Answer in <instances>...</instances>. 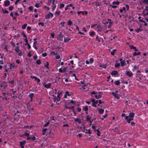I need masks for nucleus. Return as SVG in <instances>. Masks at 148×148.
<instances>
[{
    "mask_svg": "<svg viewBox=\"0 0 148 148\" xmlns=\"http://www.w3.org/2000/svg\"><path fill=\"white\" fill-rule=\"evenodd\" d=\"M60 99V98H58L56 97L55 96L54 97V101L56 102V101H59Z\"/></svg>",
    "mask_w": 148,
    "mask_h": 148,
    "instance_id": "obj_10",
    "label": "nucleus"
},
{
    "mask_svg": "<svg viewBox=\"0 0 148 148\" xmlns=\"http://www.w3.org/2000/svg\"><path fill=\"white\" fill-rule=\"evenodd\" d=\"M130 47L131 48V49H134L135 51H138V50L137 49H136V47H134L133 46H130Z\"/></svg>",
    "mask_w": 148,
    "mask_h": 148,
    "instance_id": "obj_16",
    "label": "nucleus"
},
{
    "mask_svg": "<svg viewBox=\"0 0 148 148\" xmlns=\"http://www.w3.org/2000/svg\"><path fill=\"white\" fill-rule=\"evenodd\" d=\"M39 3H36L35 5V6L36 8H39Z\"/></svg>",
    "mask_w": 148,
    "mask_h": 148,
    "instance_id": "obj_53",
    "label": "nucleus"
},
{
    "mask_svg": "<svg viewBox=\"0 0 148 148\" xmlns=\"http://www.w3.org/2000/svg\"><path fill=\"white\" fill-rule=\"evenodd\" d=\"M36 62L37 64H41V61L40 60H38L36 61Z\"/></svg>",
    "mask_w": 148,
    "mask_h": 148,
    "instance_id": "obj_29",
    "label": "nucleus"
},
{
    "mask_svg": "<svg viewBox=\"0 0 148 148\" xmlns=\"http://www.w3.org/2000/svg\"><path fill=\"white\" fill-rule=\"evenodd\" d=\"M92 128L93 129H94V130H95V131H96L97 130H96V127H95V126H93V125H92Z\"/></svg>",
    "mask_w": 148,
    "mask_h": 148,
    "instance_id": "obj_59",
    "label": "nucleus"
},
{
    "mask_svg": "<svg viewBox=\"0 0 148 148\" xmlns=\"http://www.w3.org/2000/svg\"><path fill=\"white\" fill-rule=\"evenodd\" d=\"M52 10L53 11L55 9V8L56 7V5L54 4V5L52 6Z\"/></svg>",
    "mask_w": 148,
    "mask_h": 148,
    "instance_id": "obj_40",
    "label": "nucleus"
},
{
    "mask_svg": "<svg viewBox=\"0 0 148 148\" xmlns=\"http://www.w3.org/2000/svg\"><path fill=\"white\" fill-rule=\"evenodd\" d=\"M96 39L97 40V41H98L99 42H100V40H99L98 38V36H97L96 37Z\"/></svg>",
    "mask_w": 148,
    "mask_h": 148,
    "instance_id": "obj_62",
    "label": "nucleus"
},
{
    "mask_svg": "<svg viewBox=\"0 0 148 148\" xmlns=\"http://www.w3.org/2000/svg\"><path fill=\"white\" fill-rule=\"evenodd\" d=\"M84 132L86 134H91L90 130H88L87 129H86Z\"/></svg>",
    "mask_w": 148,
    "mask_h": 148,
    "instance_id": "obj_22",
    "label": "nucleus"
},
{
    "mask_svg": "<svg viewBox=\"0 0 148 148\" xmlns=\"http://www.w3.org/2000/svg\"><path fill=\"white\" fill-rule=\"evenodd\" d=\"M95 34V33L94 32H90V34L91 36H92L93 35H94Z\"/></svg>",
    "mask_w": 148,
    "mask_h": 148,
    "instance_id": "obj_48",
    "label": "nucleus"
},
{
    "mask_svg": "<svg viewBox=\"0 0 148 148\" xmlns=\"http://www.w3.org/2000/svg\"><path fill=\"white\" fill-rule=\"evenodd\" d=\"M83 110L85 111H87L88 110V107L87 106H84L83 108Z\"/></svg>",
    "mask_w": 148,
    "mask_h": 148,
    "instance_id": "obj_25",
    "label": "nucleus"
},
{
    "mask_svg": "<svg viewBox=\"0 0 148 148\" xmlns=\"http://www.w3.org/2000/svg\"><path fill=\"white\" fill-rule=\"evenodd\" d=\"M26 141L25 140H24L23 141L21 142L20 143V145L21 146H24L26 143Z\"/></svg>",
    "mask_w": 148,
    "mask_h": 148,
    "instance_id": "obj_12",
    "label": "nucleus"
},
{
    "mask_svg": "<svg viewBox=\"0 0 148 148\" xmlns=\"http://www.w3.org/2000/svg\"><path fill=\"white\" fill-rule=\"evenodd\" d=\"M63 36L61 32H60L59 34L58 35V38H59L60 40L61 38H62Z\"/></svg>",
    "mask_w": 148,
    "mask_h": 148,
    "instance_id": "obj_15",
    "label": "nucleus"
},
{
    "mask_svg": "<svg viewBox=\"0 0 148 148\" xmlns=\"http://www.w3.org/2000/svg\"><path fill=\"white\" fill-rule=\"evenodd\" d=\"M25 45H28L29 43H28V40L27 38H25Z\"/></svg>",
    "mask_w": 148,
    "mask_h": 148,
    "instance_id": "obj_33",
    "label": "nucleus"
},
{
    "mask_svg": "<svg viewBox=\"0 0 148 148\" xmlns=\"http://www.w3.org/2000/svg\"><path fill=\"white\" fill-rule=\"evenodd\" d=\"M53 16V14L51 12H49L46 16L45 18L47 19H49L51 17H52Z\"/></svg>",
    "mask_w": 148,
    "mask_h": 148,
    "instance_id": "obj_2",
    "label": "nucleus"
},
{
    "mask_svg": "<svg viewBox=\"0 0 148 148\" xmlns=\"http://www.w3.org/2000/svg\"><path fill=\"white\" fill-rule=\"evenodd\" d=\"M134 116V113L133 112H131L129 114V118H132L133 119V118Z\"/></svg>",
    "mask_w": 148,
    "mask_h": 148,
    "instance_id": "obj_7",
    "label": "nucleus"
},
{
    "mask_svg": "<svg viewBox=\"0 0 148 148\" xmlns=\"http://www.w3.org/2000/svg\"><path fill=\"white\" fill-rule=\"evenodd\" d=\"M145 11L144 10L143 11V14L145 15V16H146V15H148V12H146V13H145Z\"/></svg>",
    "mask_w": 148,
    "mask_h": 148,
    "instance_id": "obj_35",
    "label": "nucleus"
},
{
    "mask_svg": "<svg viewBox=\"0 0 148 148\" xmlns=\"http://www.w3.org/2000/svg\"><path fill=\"white\" fill-rule=\"evenodd\" d=\"M125 73L126 75L129 77H131L132 75V73L130 72L129 71H126Z\"/></svg>",
    "mask_w": 148,
    "mask_h": 148,
    "instance_id": "obj_8",
    "label": "nucleus"
},
{
    "mask_svg": "<svg viewBox=\"0 0 148 148\" xmlns=\"http://www.w3.org/2000/svg\"><path fill=\"white\" fill-rule=\"evenodd\" d=\"M96 131H97V135L98 136H100L99 134H100V132L99 131V130L98 129H97Z\"/></svg>",
    "mask_w": 148,
    "mask_h": 148,
    "instance_id": "obj_41",
    "label": "nucleus"
},
{
    "mask_svg": "<svg viewBox=\"0 0 148 148\" xmlns=\"http://www.w3.org/2000/svg\"><path fill=\"white\" fill-rule=\"evenodd\" d=\"M50 54L52 55H55L57 54V53H55L54 51H52L50 53Z\"/></svg>",
    "mask_w": 148,
    "mask_h": 148,
    "instance_id": "obj_63",
    "label": "nucleus"
},
{
    "mask_svg": "<svg viewBox=\"0 0 148 148\" xmlns=\"http://www.w3.org/2000/svg\"><path fill=\"white\" fill-rule=\"evenodd\" d=\"M28 8H29V9L30 10H33L32 6H30Z\"/></svg>",
    "mask_w": 148,
    "mask_h": 148,
    "instance_id": "obj_60",
    "label": "nucleus"
},
{
    "mask_svg": "<svg viewBox=\"0 0 148 148\" xmlns=\"http://www.w3.org/2000/svg\"><path fill=\"white\" fill-rule=\"evenodd\" d=\"M140 54V52H134L133 53V55L134 56H136L137 55H139Z\"/></svg>",
    "mask_w": 148,
    "mask_h": 148,
    "instance_id": "obj_14",
    "label": "nucleus"
},
{
    "mask_svg": "<svg viewBox=\"0 0 148 148\" xmlns=\"http://www.w3.org/2000/svg\"><path fill=\"white\" fill-rule=\"evenodd\" d=\"M144 3H146L147 4H148V0H143Z\"/></svg>",
    "mask_w": 148,
    "mask_h": 148,
    "instance_id": "obj_56",
    "label": "nucleus"
},
{
    "mask_svg": "<svg viewBox=\"0 0 148 148\" xmlns=\"http://www.w3.org/2000/svg\"><path fill=\"white\" fill-rule=\"evenodd\" d=\"M93 61V59L92 58H90V60H89V62L90 63H92Z\"/></svg>",
    "mask_w": 148,
    "mask_h": 148,
    "instance_id": "obj_52",
    "label": "nucleus"
},
{
    "mask_svg": "<svg viewBox=\"0 0 148 148\" xmlns=\"http://www.w3.org/2000/svg\"><path fill=\"white\" fill-rule=\"evenodd\" d=\"M107 23H109V25H108V28H110L111 27V25H112V23L110 21L109 22H107Z\"/></svg>",
    "mask_w": 148,
    "mask_h": 148,
    "instance_id": "obj_13",
    "label": "nucleus"
},
{
    "mask_svg": "<svg viewBox=\"0 0 148 148\" xmlns=\"http://www.w3.org/2000/svg\"><path fill=\"white\" fill-rule=\"evenodd\" d=\"M13 7L12 6H10L9 7V10L10 11H12L13 10Z\"/></svg>",
    "mask_w": 148,
    "mask_h": 148,
    "instance_id": "obj_39",
    "label": "nucleus"
},
{
    "mask_svg": "<svg viewBox=\"0 0 148 148\" xmlns=\"http://www.w3.org/2000/svg\"><path fill=\"white\" fill-rule=\"evenodd\" d=\"M45 132H46L44 130L42 129V134L43 135H45Z\"/></svg>",
    "mask_w": 148,
    "mask_h": 148,
    "instance_id": "obj_58",
    "label": "nucleus"
},
{
    "mask_svg": "<svg viewBox=\"0 0 148 148\" xmlns=\"http://www.w3.org/2000/svg\"><path fill=\"white\" fill-rule=\"evenodd\" d=\"M130 124L132 126H135V123L133 121H132L130 122Z\"/></svg>",
    "mask_w": 148,
    "mask_h": 148,
    "instance_id": "obj_45",
    "label": "nucleus"
},
{
    "mask_svg": "<svg viewBox=\"0 0 148 148\" xmlns=\"http://www.w3.org/2000/svg\"><path fill=\"white\" fill-rule=\"evenodd\" d=\"M33 95H34V93H30L29 95V97L30 98H33Z\"/></svg>",
    "mask_w": 148,
    "mask_h": 148,
    "instance_id": "obj_38",
    "label": "nucleus"
},
{
    "mask_svg": "<svg viewBox=\"0 0 148 148\" xmlns=\"http://www.w3.org/2000/svg\"><path fill=\"white\" fill-rule=\"evenodd\" d=\"M125 7H123V9H121L120 10V11L121 12H122L123 10H125Z\"/></svg>",
    "mask_w": 148,
    "mask_h": 148,
    "instance_id": "obj_46",
    "label": "nucleus"
},
{
    "mask_svg": "<svg viewBox=\"0 0 148 148\" xmlns=\"http://www.w3.org/2000/svg\"><path fill=\"white\" fill-rule=\"evenodd\" d=\"M120 83V82L118 80L114 82V84L116 85H119Z\"/></svg>",
    "mask_w": 148,
    "mask_h": 148,
    "instance_id": "obj_21",
    "label": "nucleus"
},
{
    "mask_svg": "<svg viewBox=\"0 0 148 148\" xmlns=\"http://www.w3.org/2000/svg\"><path fill=\"white\" fill-rule=\"evenodd\" d=\"M10 4V2L9 0H7L5 1V5L6 6L9 5Z\"/></svg>",
    "mask_w": 148,
    "mask_h": 148,
    "instance_id": "obj_9",
    "label": "nucleus"
},
{
    "mask_svg": "<svg viewBox=\"0 0 148 148\" xmlns=\"http://www.w3.org/2000/svg\"><path fill=\"white\" fill-rule=\"evenodd\" d=\"M27 24H24V25H22V28L23 29H25L26 28V26H27Z\"/></svg>",
    "mask_w": 148,
    "mask_h": 148,
    "instance_id": "obj_34",
    "label": "nucleus"
},
{
    "mask_svg": "<svg viewBox=\"0 0 148 148\" xmlns=\"http://www.w3.org/2000/svg\"><path fill=\"white\" fill-rule=\"evenodd\" d=\"M140 22H142L143 23H144V25L145 26H147V23H146L144 20H140Z\"/></svg>",
    "mask_w": 148,
    "mask_h": 148,
    "instance_id": "obj_23",
    "label": "nucleus"
},
{
    "mask_svg": "<svg viewBox=\"0 0 148 148\" xmlns=\"http://www.w3.org/2000/svg\"><path fill=\"white\" fill-rule=\"evenodd\" d=\"M125 119L127 121V122L129 123H130L131 122H130V121H133V119H132V118H129V116H125Z\"/></svg>",
    "mask_w": 148,
    "mask_h": 148,
    "instance_id": "obj_4",
    "label": "nucleus"
},
{
    "mask_svg": "<svg viewBox=\"0 0 148 148\" xmlns=\"http://www.w3.org/2000/svg\"><path fill=\"white\" fill-rule=\"evenodd\" d=\"M49 63L48 62H47L46 64L45 65V66L47 68L49 69Z\"/></svg>",
    "mask_w": 148,
    "mask_h": 148,
    "instance_id": "obj_36",
    "label": "nucleus"
},
{
    "mask_svg": "<svg viewBox=\"0 0 148 148\" xmlns=\"http://www.w3.org/2000/svg\"><path fill=\"white\" fill-rule=\"evenodd\" d=\"M112 4H114V5L116 4L117 5H119V2L118 1H117L116 2L114 1L112 2Z\"/></svg>",
    "mask_w": 148,
    "mask_h": 148,
    "instance_id": "obj_43",
    "label": "nucleus"
},
{
    "mask_svg": "<svg viewBox=\"0 0 148 148\" xmlns=\"http://www.w3.org/2000/svg\"><path fill=\"white\" fill-rule=\"evenodd\" d=\"M120 66V64L119 63H116L115 65V67L116 68H117Z\"/></svg>",
    "mask_w": 148,
    "mask_h": 148,
    "instance_id": "obj_31",
    "label": "nucleus"
},
{
    "mask_svg": "<svg viewBox=\"0 0 148 148\" xmlns=\"http://www.w3.org/2000/svg\"><path fill=\"white\" fill-rule=\"evenodd\" d=\"M70 39L68 38H64V42H68L69 40H70Z\"/></svg>",
    "mask_w": 148,
    "mask_h": 148,
    "instance_id": "obj_24",
    "label": "nucleus"
},
{
    "mask_svg": "<svg viewBox=\"0 0 148 148\" xmlns=\"http://www.w3.org/2000/svg\"><path fill=\"white\" fill-rule=\"evenodd\" d=\"M60 11H56V12L55 13V14H57V15H59L60 14Z\"/></svg>",
    "mask_w": 148,
    "mask_h": 148,
    "instance_id": "obj_49",
    "label": "nucleus"
},
{
    "mask_svg": "<svg viewBox=\"0 0 148 148\" xmlns=\"http://www.w3.org/2000/svg\"><path fill=\"white\" fill-rule=\"evenodd\" d=\"M136 75L137 77H138L140 79H141V77H142V76L140 74H137Z\"/></svg>",
    "mask_w": 148,
    "mask_h": 148,
    "instance_id": "obj_19",
    "label": "nucleus"
},
{
    "mask_svg": "<svg viewBox=\"0 0 148 148\" xmlns=\"http://www.w3.org/2000/svg\"><path fill=\"white\" fill-rule=\"evenodd\" d=\"M67 101L68 102H69V103H72L73 104H74L75 103V102L74 101H73L72 100H68Z\"/></svg>",
    "mask_w": 148,
    "mask_h": 148,
    "instance_id": "obj_26",
    "label": "nucleus"
},
{
    "mask_svg": "<svg viewBox=\"0 0 148 148\" xmlns=\"http://www.w3.org/2000/svg\"><path fill=\"white\" fill-rule=\"evenodd\" d=\"M15 51L16 53H18L20 50H19V47L18 46H17L15 47Z\"/></svg>",
    "mask_w": 148,
    "mask_h": 148,
    "instance_id": "obj_27",
    "label": "nucleus"
},
{
    "mask_svg": "<svg viewBox=\"0 0 148 148\" xmlns=\"http://www.w3.org/2000/svg\"><path fill=\"white\" fill-rule=\"evenodd\" d=\"M121 65L122 66H123L125 65V60H123L121 62Z\"/></svg>",
    "mask_w": 148,
    "mask_h": 148,
    "instance_id": "obj_28",
    "label": "nucleus"
},
{
    "mask_svg": "<svg viewBox=\"0 0 148 148\" xmlns=\"http://www.w3.org/2000/svg\"><path fill=\"white\" fill-rule=\"evenodd\" d=\"M49 124V121H48L47 122L46 124L44 125V126L45 127H46Z\"/></svg>",
    "mask_w": 148,
    "mask_h": 148,
    "instance_id": "obj_42",
    "label": "nucleus"
},
{
    "mask_svg": "<svg viewBox=\"0 0 148 148\" xmlns=\"http://www.w3.org/2000/svg\"><path fill=\"white\" fill-rule=\"evenodd\" d=\"M24 135L26 136H28L29 135V134L28 133L25 132L24 134Z\"/></svg>",
    "mask_w": 148,
    "mask_h": 148,
    "instance_id": "obj_64",
    "label": "nucleus"
},
{
    "mask_svg": "<svg viewBox=\"0 0 148 148\" xmlns=\"http://www.w3.org/2000/svg\"><path fill=\"white\" fill-rule=\"evenodd\" d=\"M111 74L112 75H116L118 74V72L116 71H113L112 72Z\"/></svg>",
    "mask_w": 148,
    "mask_h": 148,
    "instance_id": "obj_11",
    "label": "nucleus"
},
{
    "mask_svg": "<svg viewBox=\"0 0 148 148\" xmlns=\"http://www.w3.org/2000/svg\"><path fill=\"white\" fill-rule=\"evenodd\" d=\"M112 94L114 96V97L116 98H117L118 99H119V97L117 94H115L114 92H113L112 93Z\"/></svg>",
    "mask_w": 148,
    "mask_h": 148,
    "instance_id": "obj_6",
    "label": "nucleus"
},
{
    "mask_svg": "<svg viewBox=\"0 0 148 148\" xmlns=\"http://www.w3.org/2000/svg\"><path fill=\"white\" fill-rule=\"evenodd\" d=\"M64 5L63 4H60V8H62L64 7Z\"/></svg>",
    "mask_w": 148,
    "mask_h": 148,
    "instance_id": "obj_47",
    "label": "nucleus"
},
{
    "mask_svg": "<svg viewBox=\"0 0 148 148\" xmlns=\"http://www.w3.org/2000/svg\"><path fill=\"white\" fill-rule=\"evenodd\" d=\"M51 85V84L50 83H49V84H46L45 83H44L43 84V86L47 88H50Z\"/></svg>",
    "mask_w": 148,
    "mask_h": 148,
    "instance_id": "obj_3",
    "label": "nucleus"
},
{
    "mask_svg": "<svg viewBox=\"0 0 148 148\" xmlns=\"http://www.w3.org/2000/svg\"><path fill=\"white\" fill-rule=\"evenodd\" d=\"M72 22L70 20H69L68 21V23L69 25H71L72 24Z\"/></svg>",
    "mask_w": 148,
    "mask_h": 148,
    "instance_id": "obj_51",
    "label": "nucleus"
},
{
    "mask_svg": "<svg viewBox=\"0 0 148 148\" xmlns=\"http://www.w3.org/2000/svg\"><path fill=\"white\" fill-rule=\"evenodd\" d=\"M116 50L115 49H113L111 52L112 55L113 56L114 55L115 53L116 52Z\"/></svg>",
    "mask_w": 148,
    "mask_h": 148,
    "instance_id": "obj_18",
    "label": "nucleus"
},
{
    "mask_svg": "<svg viewBox=\"0 0 148 148\" xmlns=\"http://www.w3.org/2000/svg\"><path fill=\"white\" fill-rule=\"evenodd\" d=\"M91 119V117L89 115H88L86 117V121H87L88 122L89 121L90 123V124L91 125V121L90 120Z\"/></svg>",
    "mask_w": 148,
    "mask_h": 148,
    "instance_id": "obj_5",
    "label": "nucleus"
},
{
    "mask_svg": "<svg viewBox=\"0 0 148 148\" xmlns=\"http://www.w3.org/2000/svg\"><path fill=\"white\" fill-rule=\"evenodd\" d=\"M81 13L83 15H84V13L86 15H87V12L86 11H85L84 12H82Z\"/></svg>",
    "mask_w": 148,
    "mask_h": 148,
    "instance_id": "obj_54",
    "label": "nucleus"
},
{
    "mask_svg": "<svg viewBox=\"0 0 148 148\" xmlns=\"http://www.w3.org/2000/svg\"><path fill=\"white\" fill-rule=\"evenodd\" d=\"M65 107L66 108L69 109H70L71 108V109H73L74 108V106H72V107H68V106H65Z\"/></svg>",
    "mask_w": 148,
    "mask_h": 148,
    "instance_id": "obj_44",
    "label": "nucleus"
},
{
    "mask_svg": "<svg viewBox=\"0 0 148 148\" xmlns=\"http://www.w3.org/2000/svg\"><path fill=\"white\" fill-rule=\"evenodd\" d=\"M142 31V29H141L140 28H137L136 29H135V31L137 32H138L139 31Z\"/></svg>",
    "mask_w": 148,
    "mask_h": 148,
    "instance_id": "obj_32",
    "label": "nucleus"
},
{
    "mask_svg": "<svg viewBox=\"0 0 148 148\" xmlns=\"http://www.w3.org/2000/svg\"><path fill=\"white\" fill-rule=\"evenodd\" d=\"M31 78L35 79V80H36L38 78L36 76H31Z\"/></svg>",
    "mask_w": 148,
    "mask_h": 148,
    "instance_id": "obj_55",
    "label": "nucleus"
},
{
    "mask_svg": "<svg viewBox=\"0 0 148 148\" xmlns=\"http://www.w3.org/2000/svg\"><path fill=\"white\" fill-rule=\"evenodd\" d=\"M102 95L103 94L102 92H97L95 95V97L97 99H99L101 97Z\"/></svg>",
    "mask_w": 148,
    "mask_h": 148,
    "instance_id": "obj_1",
    "label": "nucleus"
},
{
    "mask_svg": "<svg viewBox=\"0 0 148 148\" xmlns=\"http://www.w3.org/2000/svg\"><path fill=\"white\" fill-rule=\"evenodd\" d=\"M17 53L18 55H19L20 56H21L22 54V52L20 50L19 51L18 53Z\"/></svg>",
    "mask_w": 148,
    "mask_h": 148,
    "instance_id": "obj_37",
    "label": "nucleus"
},
{
    "mask_svg": "<svg viewBox=\"0 0 148 148\" xmlns=\"http://www.w3.org/2000/svg\"><path fill=\"white\" fill-rule=\"evenodd\" d=\"M18 11L21 13H23V11L21 10V9L18 8Z\"/></svg>",
    "mask_w": 148,
    "mask_h": 148,
    "instance_id": "obj_57",
    "label": "nucleus"
},
{
    "mask_svg": "<svg viewBox=\"0 0 148 148\" xmlns=\"http://www.w3.org/2000/svg\"><path fill=\"white\" fill-rule=\"evenodd\" d=\"M31 139L32 140H34L36 139V137L35 136L33 135L32 136V137H31Z\"/></svg>",
    "mask_w": 148,
    "mask_h": 148,
    "instance_id": "obj_50",
    "label": "nucleus"
},
{
    "mask_svg": "<svg viewBox=\"0 0 148 148\" xmlns=\"http://www.w3.org/2000/svg\"><path fill=\"white\" fill-rule=\"evenodd\" d=\"M38 25H41L42 26H44V23H41V22H39L38 23Z\"/></svg>",
    "mask_w": 148,
    "mask_h": 148,
    "instance_id": "obj_61",
    "label": "nucleus"
},
{
    "mask_svg": "<svg viewBox=\"0 0 148 148\" xmlns=\"http://www.w3.org/2000/svg\"><path fill=\"white\" fill-rule=\"evenodd\" d=\"M106 66L107 64H103L102 65H99L100 67H101L104 68H106Z\"/></svg>",
    "mask_w": 148,
    "mask_h": 148,
    "instance_id": "obj_20",
    "label": "nucleus"
},
{
    "mask_svg": "<svg viewBox=\"0 0 148 148\" xmlns=\"http://www.w3.org/2000/svg\"><path fill=\"white\" fill-rule=\"evenodd\" d=\"M100 114H102L104 112V110L102 109H99L98 110Z\"/></svg>",
    "mask_w": 148,
    "mask_h": 148,
    "instance_id": "obj_30",
    "label": "nucleus"
},
{
    "mask_svg": "<svg viewBox=\"0 0 148 148\" xmlns=\"http://www.w3.org/2000/svg\"><path fill=\"white\" fill-rule=\"evenodd\" d=\"M2 11L4 13H8V11L6 10L5 9H4L3 8L2 9Z\"/></svg>",
    "mask_w": 148,
    "mask_h": 148,
    "instance_id": "obj_17",
    "label": "nucleus"
}]
</instances>
